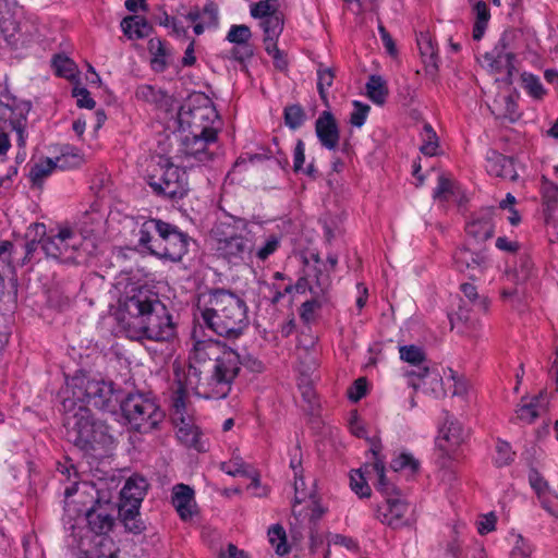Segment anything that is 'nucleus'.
I'll use <instances>...</instances> for the list:
<instances>
[{
  "mask_svg": "<svg viewBox=\"0 0 558 558\" xmlns=\"http://www.w3.org/2000/svg\"><path fill=\"white\" fill-rule=\"evenodd\" d=\"M542 507L551 515L558 517V495L548 490L542 497H538Z\"/></svg>",
  "mask_w": 558,
  "mask_h": 558,
  "instance_id": "nucleus-63",
  "label": "nucleus"
},
{
  "mask_svg": "<svg viewBox=\"0 0 558 558\" xmlns=\"http://www.w3.org/2000/svg\"><path fill=\"white\" fill-rule=\"evenodd\" d=\"M278 37L264 36V45L266 52L272 57L275 66L279 70L287 68V61L282 56V52L277 47Z\"/></svg>",
  "mask_w": 558,
  "mask_h": 558,
  "instance_id": "nucleus-43",
  "label": "nucleus"
},
{
  "mask_svg": "<svg viewBox=\"0 0 558 558\" xmlns=\"http://www.w3.org/2000/svg\"><path fill=\"white\" fill-rule=\"evenodd\" d=\"M231 220L232 223L219 221L211 232L216 240L217 254L230 263L239 264L252 254L253 243L250 239L236 233L246 228V222L243 219L231 218Z\"/></svg>",
  "mask_w": 558,
  "mask_h": 558,
  "instance_id": "nucleus-8",
  "label": "nucleus"
},
{
  "mask_svg": "<svg viewBox=\"0 0 558 558\" xmlns=\"http://www.w3.org/2000/svg\"><path fill=\"white\" fill-rule=\"evenodd\" d=\"M495 208L485 207L471 215L465 223V233L469 240L481 244L493 238L495 232Z\"/></svg>",
  "mask_w": 558,
  "mask_h": 558,
  "instance_id": "nucleus-14",
  "label": "nucleus"
},
{
  "mask_svg": "<svg viewBox=\"0 0 558 558\" xmlns=\"http://www.w3.org/2000/svg\"><path fill=\"white\" fill-rule=\"evenodd\" d=\"M416 377L417 379L411 383L414 389H422L425 393L435 398L445 396L442 378L437 372L423 367L418 369Z\"/></svg>",
  "mask_w": 558,
  "mask_h": 558,
  "instance_id": "nucleus-23",
  "label": "nucleus"
},
{
  "mask_svg": "<svg viewBox=\"0 0 558 558\" xmlns=\"http://www.w3.org/2000/svg\"><path fill=\"white\" fill-rule=\"evenodd\" d=\"M13 8L11 0H0V28L2 32L9 31L12 25Z\"/></svg>",
  "mask_w": 558,
  "mask_h": 558,
  "instance_id": "nucleus-56",
  "label": "nucleus"
},
{
  "mask_svg": "<svg viewBox=\"0 0 558 558\" xmlns=\"http://www.w3.org/2000/svg\"><path fill=\"white\" fill-rule=\"evenodd\" d=\"M71 389L72 399L77 404H89L104 412L114 413L120 399L114 390L113 383L99 377H92L86 374H77L68 383Z\"/></svg>",
  "mask_w": 558,
  "mask_h": 558,
  "instance_id": "nucleus-7",
  "label": "nucleus"
},
{
  "mask_svg": "<svg viewBox=\"0 0 558 558\" xmlns=\"http://www.w3.org/2000/svg\"><path fill=\"white\" fill-rule=\"evenodd\" d=\"M514 452L508 442L499 440L496 445L495 463L497 466H504L511 463Z\"/></svg>",
  "mask_w": 558,
  "mask_h": 558,
  "instance_id": "nucleus-55",
  "label": "nucleus"
},
{
  "mask_svg": "<svg viewBox=\"0 0 558 558\" xmlns=\"http://www.w3.org/2000/svg\"><path fill=\"white\" fill-rule=\"evenodd\" d=\"M148 184L154 192L171 199H180L189 191L185 170L169 161L160 166V177L158 179L155 175L150 177Z\"/></svg>",
  "mask_w": 558,
  "mask_h": 558,
  "instance_id": "nucleus-11",
  "label": "nucleus"
},
{
  "mask_svg": "<svg viewBox=\"0 0 558 558\" xmlns=\"http://www.w3.org/2000/svg\"><path fill=\"white\" fill-rule=\"evenodd\" d=\"M311 258L314 264H311L307 258H304V271L311 282L310 292L315 296L325 298L331 287L330 276L322 268L318 254H312Z\"/></svg>",
  "mask_w": 558,
  "mask_h": 558,
  "instance_id": "nucleus-18",
  "label": "nucleus"
},
{
  "mask_svg": "<svg viewBox=\"0 0 558 558\" xmlns=\"http://www.w3.org/2000/svg\"><path fill=\"white\" fill-rule=\"evenodd\" d=\"M425 131V143L421 146V151L427 156H434L437 150V136L433 131L432 126L426 124L424 125Z\"/></svg>",
  "mask_w": 558,
  "mask_h": 558,
  "instance_id": "nucleus-58",
  "label": "nucleus"
},
{
  "mask_svg": "<svg viewBox=\"0 0 558 558\" xmlns=\"http://www.w3.org/2000/svg\"><path fill=\"white\" fill-rule=\"evenodd\" d=\"M85 222L75 226L68 223L58 225L46 230L41 240V251L47 257L59 259L64 263H78L95 248L92 239L93 230L86 228Z\"/></svg>",
  "mask_w": 558,
  "mask_h": 558,
  "instance_id": "nucleus-4",
  "label": "nucleus"
},
{
  "mask_svg": "<svg viewBox=\"0 0 558 558\" xmlns=\"http://www.w3.org/2000/svg\"><path fill=\"white\" fill-rule=\"evenodd\" d=\"M119 518L125 530L133 534H140L145 529L143 521L140 519V508L119 506Z\"/></svg>",
  "mask_w": 558,
  "mask_h": 558,
  "instance_id": "nucleus-30",
  "label": "nucleus"
},
{
  "mask_svg": "<svg viewBox=\"0 0 558 558\" xmlns=\"http://www.w3.org/2000/svg\"><path fill=\"white\" fill-rule=\"evenodd\" d=\"M147 488V483L143 477H130L120 492L119 506L125 508H140L144 499Z\"/></svg>",
  "mask_w": 558,
  "mask_h": 558,
  "instance_id": "nucleus-21",
  "label": "nucleus"
},
{
  "mask_svg": "<svg viewBox=\"0 0 558 558\" xmlns=\"http://www.w3.org/2000/svg\"><path fill=\"white\" fill-rule=\"evenodd\" d=\"M46 233V226L44 223H32L26 231L25 238L26 242L24 244L25 256L23 258V264L26 262H31L38 247H41V240L44 239Z\"/></svg>",
  "mask_w": 558,
  "mask_h": 558,
  "instance_id": "nucleus-27",
  "label": "nucleus"
},
{
  "mask_svg": "<svg viewBox=\"0 0 558 558\" xmlns=\"http://www.w3.org/2000/svg\"><path fill=\"white\" fill-rule=\"evenodd\" d=\"M417 45H418L421 54L423 57L428 58V61H426L427 66H432L436 70L437 69L436 52H435L432 40L427 36L422 35L421 38L417 39Z\"/></svg>",
  "mask_w": 558,
  "mask_h": 558,
  "instance_id": "nucleus-54",
  "label": "nucleus"
},
{
  "mask_svg": "<svg viewBox=\"0 0 558 558\" xmlns=\"http://www.w3.org/2000/svg\"><path fill=\"white\" fill-rule=\"evenodd\" d=\"M366 95L376 105H383L388 95L386 81L379 75H371L366 83Z\"/></svg>",
  "mask_w": 558,
  "mask_h": 558,
  "instance_id": "nucleus-31",
  "label": "nucleus"
},
{
  "mask_svg": "<svg viewBox=\"0 0 558 558\" xmlns=\"http://www.w3.org/2000/svg\"><path fill=\"white\" fill-rule=\"evenodd\" d=\"M52 64L58 75L65 78H72L75 75V63L64 56H56L52 60Z\"/></svg>",
  "mask_w": 558,
  "mask_h": 558,
  "instance_id": "nucleus-45",
  "label": "nucleus"
},
{
  "mask_svg": "<svg viewBox=\"0 0 558 558\" xmlns=\"http://www.w3.org/2000/svg\"><path fill=\"white\" fill-rule=\"evenodd\" d=\"M253 47L250 44H240L234 46L228 52L229 58L239 61L241 63V70L247 71L245 61L251 59L253 56Z\"/></svg>",
  "mask_w": 558,
  "mask_h": 558,
  "instance_id": "nucleus-46",
  "label": "nucleus"
},
{
  "mask_svg": "<svg viewBox=\"0 0 558 558\" xmlns=\"http://www.w3.org/2000/svg\"><path fill=\"white\" fill-rule=\"evenodd\" d=\"M532 551L533 548L529 542L524 539L522 535L518 534L515 536L513 548L510 553V558H531Z\"/></svg>",
  "mask_w": 558,
  "mask_h": 558,
  "instance_id": "nucleus-57",
  "label": "nucleus"
},
{
  "mask_svg": "<svg viewBox=\"0 0 558 558\" xmlns=\"http://www.w3.org/2000/svg\"><path fill=\"white\" fill-rule=\"evenodd\" d=\"M260 27L264 31V36L279 37L283 29L281 13L260 20Z\"/></svg>",
  "mask_w": 558,
  "mask_h": 558,
  "instance_id": "nucleus-40",
  "label": "nucleus"
},
{
  "mask_svg": "<svg viewBox=\"0 0 558 558\" xmlns=\"http://www.w3.org/2000/svg\"><path fill=\"white\" fill-rule=\"evenodd\" d=\"M513 35L511 33H502L495 48L484 56L488 66H490L496 72L506 71L509 77H511L515 71L513 63L515 56L512 51H510V44Z\"/></svg>",
  "mask_w": 558,
  "mask_h": 558,
  "instance_id": "nucleus-15",
  "label": "nucleus"
},
{
  "mask_svg": "<svg viewBox=\"0 0 558 558\" xmlns=\"http://www.w3.org/2000/svg\"><path fill=\"white\" fill-rule=\"evenodd\" d=\"M454 196L453 182L445 177H439L437 187L434 191V198L440 202H448Z\"/></svg>",
  "mask_w": 558,
  "mask_h": 558,
  "instance_id": "nucleus-49",
  "label": "nucleus"
},
{
  "mask_svg": "<svg viewBox=\"0 0 558 558\" xmlns=\"http://www.w3.org/2000/svg\"><path fill=\"white\" fill-rule=\"evenodd\" d=\"M310 496H314V494L312 490L306 489L303 475L299 474V476H294V502L292 506L293 515H302V510H299V507L305 502Z\"/></svg>",
  "mask_w": 558,
  "mask_h": 558,
  "instance_id": "nucleus-36",
  "label": "nucleus"
},
{
  "mask_svg": "<svg viewBox=\"0 0 558 558\" xmlns=\"http://www.w3.org/2000/svg\"><path fill=\"white\" fill-rule=\"evenodd\" d=\"M178 120L191 134H208L209 140H217L218 113L207 97L197 96L181 106Z\"/></svg>",
  "mask_w": 558,
  "mask_h": 558,
  "instance_id": "nucleus-10",
  "label": "nucleus"
},
{
  "mask_svg": "<svg viewBox=\"0 0 558 558\" xmlns=\"http://www.w3.org/2000/svg\"><path fill=\"white\" fill-rule=\"evenodd\" d=\"M215 142L216 140L208 138V134H191L190 131L182 142V153L186 158L184 167H193V160L203 165L211 160L213 154L208 147Z\"/></svg>",
  "mask_w": 558,
  "mask_h": 558,
  "instance_id": "nucleus-16",
  "label": "nucleus"
},
{
  "mask_svg": "<svg viewBox=\"0 0 558 558\" xmlns=\"http://www.w3.org/2000/svg\"><path fill=\"white\" fill-rule=\"evenodd\" d=\"M81 162L82 157L78 155L77 149L65 147L61 151V156L57 157L56 160L46 158L35 163L31 169L29 177L35 184H40L54 169L74 168L80 166Z\"/></svg>",
  "mask_w": 558,
  "mask_h": 558,
  "instance_id": "nucleus-13",
  "label": "nucleus"
},
{
  "mask_svg": "<svg viewBox=\"0 0 558 558\" xmlns=\"http://www.w3.org/2000/svg\"><path fill=\"white\" fill-rule=\"evenodd\" d=\"M119 404L131 428L140 433L155 429L166 416L156 400L145 393H131Z\"/></svg>",
  "mask_w": 558,
  "mask_h": 558,
  "instance_id": "nucleus-9",
  "label": "nucleus"
},
{
  "mask_svg": "<svg viewBox=\"0 0 558 558\" xmlns=\"http://www.w3.org/2000/svg\"><path fill=\"white\" fill-rule=\"evenodd\" d=\"M529 482L531 487L535 490L538 497L545 495L549 489L547 482L536 470H531L529 473Z\"/></svg>",
  "mask_w": 558,
  "mask_h": 558,
  "instance_id": "nucleus-61",
  "label": "nucleus"
},
{
  "mask_svg": "<svg viewBox=\"0 0 558 558\" xmlns=\"http://www.w3.org/2000/svg\"><path fill=\"white\" fill-rule=\"evenodd\" d=\"M242 367L259 373L262 363L254 356L241 354L219 341H195L189 355L187 369L173 366L175 388L172 393L171 421L177 428L178 440L187 448L204 451L201 432L194 423L191 408L186 403L189 391L204 399L227 398Z\"/></svg>",
  "mask_w": 558,
  "mask_h": 558,
  "instance_id": "nucleus-1",
  "label": "nucleus"
},
{
  "mask_svg": "<svg viewBox=\"0 0 558 558\" xmlns=\"http://www.w3.org/2000/svg\"><path fill=\"white\" fill-rule=\"evenodd\" d=\"M476 20L473 27V38L475 40L482 39L487 28L490 13L487 4L484 1H477L474 5Z\"/></svg>",
  "mask_w": 558,
  "mask_h": 558,
  "instance_id": "nucleus-33",
  "label": "nucleus"
},
{
  "mask_svg": "<svg viewBox=\"0 0 558 558\" xmlns=\"http://www.w3.org/2000/svg\"><path fill=\"white\" fill-rule=\"evenodd\" d=\"M400 357L413 365H420L425 360V354L418 347L403 345L400 347Z\"/></svg>",
  "mask_w": 558,
  "mask_h": 558,
  "instance_id": "nucleus-52",
  "label": "nucleus"
},
{
  "mask_svg": "<svg viewBox=\"0 0 558 558\" xmlns=\"http://www.w3.org/2000/svg\"><path fill=\"white\" fill-rule=\"evenodd\" d=\"M305 502L306 511L304 512V509L299 507V510H302V515H294V518L300 525L305 524L307 521L308 526H312L323 517L325 509L315 500L314 496H310L308 500L306 499Z\"/></svg>",
  "mask_w": 558,
  "mask_h": 558,
  "instance_id": "nucleus-32",
  "label": "nucleus"
},
{
  "mask_svg": "<svg viewBox=\"0 0 558 558\" xmlns=\"http://www.w3.org/2000/svg\"><path fill=\"white\" fill-rule=\"evenodd\" d=\"M278 0H262L251 7V15L255 19H267L272 14H279Z\"/></svg>",
  "mask_w": 558,
  "mask_h": 558,
  "instance_id": "nucleus-39",
  "label": "nucleus"
},
{
  "mask_svg": "<svg viewBox=\"0 0 558 558\" xmlns=\"http://www.w3.org/2000/svg\"><path fill=\"white\" fill-rule=\"evenodd\" d=\"M85 518L90 529L97 533L102 534L108 532L112 526V518L102 510L89 508L85 511Z\"/></svg>",
  "mask_w": 558,
  "mask_h": 558,
  "instance_id": "nucleus-29",
  "label": "nucleus"
},
{
  "mask_svg": "<svg viewBox=\"0 0 558 558\" xmlns=\"http://www.w3.org/2000/svg\"><path fill=\"white\" fill-rule=\"evenodd\" d=\"M325 300V298L314 295L312 300L304 302L301 307V317L306 322L311 320L315 311L323 305Z\"/></svg>",
  "mask_w": 558,
  "mask_h": 558,
  "instance_id": "nucleus-59",
  "label": "nucleus"
},
{
  "mask_svg": "<svg viewBox=\"0 0 558 558\" xmlns=\"http://www.w3.org/2000/svg\"><path fill=\"white\" fill-rule=\"evenodd\" d=\"M305 120V112L299 105H292L284 109L286 125L292 130L299 129Z\"/></svg>",
  "mask_w": 558,
  "mask_h": 558,
  "instance_id": "nucleus-41",
  "label": "nucleus"
},
{
  "mask_svg": "<svg viewBox=\"0 0 558 558\" xmlns=\"http://www.w3.org/2000/svg\"><path fill=\"white\" fill-rule=\"evenodd\" d=\"M73 96L76 97L78 107L87 108V109L94 108L95 101L90 97V94L86 88H84V87L74 88Z\"/></svg>",
  "mask_w": 558,
  "mask_h": 558,
  "instance_id": "nucleus-64",
  "label": "nucleus"
},
{
  "mask_svg": "<svg viewBox=\"0 0 558 558\" xmlns=\"http://www.w3.org/2000/svg\"><path fill=\"white\" fill-rule=\"evenodd\" d=\"M353 111L350 114V123L355 128H361L368 116L371 107L359 100L352 102Z\"/></svg>",
  "mask_w": 558,
  "mask_h": 558,
  "instance_id": "nucleus-50",
  "label": "nucleus"
},
{
  "mask_svg": "<svg viewBox=\"0 0 558 558\" xmlns=\"http://www.w3.org/2000/svg\"><path fill=\"white\" fill-rule=\"evenodd\" d=\"M542 194L548 206L556 204L558 202V185L548 181L547 179H544L542 185Z\"/></svg>",
  "mask_w": 558,
  "mask_h": 558,
  "instance_id": "nucleus-62",
  "label": "nucleus"
},
{
  "mask_svg": "<svg viewBox=\"0 0 558 558\" xmlns=\"http://www.w3.org/2000/svg\"><path fill=\"white\" fill-rule=\"evenodd\" d=\"M521 83L526 93L535 99H542L546 94L539 77L532 73H522Z\"/></svg>",
  "mask_w": 558,
  "mask_h": 558,
  "instance_id": "nucleus-38",
  "label": "nucleus"
},
{
  "mask_svg": "<svg viewBox=\"0 0 558 558\" xmlns=\"http://www.w3.org/2000/svg\"><path fill=\"white\" fill-rule=\"evenodd\" d=\"M281 238L277 234H270L265 240L264 244L257 248L256 257L260 260H266L271 254H274L279 245Z\"/></svg>",
  "mask_w": 558,
  "mask_h": 558,
  "instance_id": "nucleus-51",
  "label": "nucleus"
},
{
  "mask_svg": "<svg viewBox=\"0 0 558 558\" xmlns=\"http://www.w3.org/2000/svg\"><path fill=\"white\" fill-rule=\"evenodd\" d=\"M251 37V29L246 25H232L227 34V40L235 45L250 44Z\"/></svg>",
  "mask_w": 558,
  "mask_h": 558,
  "instance_id": "nucleus-48",
  "label": "nucleus"
},
{
  "mask_svg": "<svg viewBox=\"0 0 558 558\" xmlns=\"http://www.w3.org/2000/svg\"><path fill=\"white\" fill-rule=\"evenodd\" d=\"M148 50L154 56L151 60L153 68L162 71L166 68L167 48L159 38H151L148 43Z\"/></svg>",
  "mask_w": 558,
  "mask_h": 558,
  "instance_id": "nucleus-37",
  "label": "nucleus"
},
{
  "mask_svg": "<svg viewBox=\"0 0 558 558\" xmlns=\"http://www.w3.org/2000/svg\"><path fill=\"white\" fill-rule=\"evenodd\" d=\"M268 536L270 544L278 555L282 556L288 553L286 532L281 526H272L268 532Z\"/></svg>",
  "mask_w": 558,
  "mask_h": 558,
  "instance_id": "nucleus-42",
  "label": "nucleus"
},
{
  "mask_svg": "<svg viewBox=\"0 0 558 558\" xmlns=\"http://www.w3.org/2000/svg\"><path fill=\"white\" fill-rule=\"evenodd\" d=\"M121 26L123 32L129 35V37L143 38L149 35L151 29L148 22L138 15L124 17L121 22Z\"/></svg>",
  "mask_w": 558,
  "mask_h": 558,
  "instance_id": "nucleus-28",
  "label": "nucleus"
},
{
  "mask_svg": "<svg viewBox=\"0 0 558 558\" xmlns=\"http://www.w3.org/2000/svg\"><path fill=\"white\" fill-rule=\"evenodd\" d=\"M418 461L414 459V457L410 453H401L397 458L391 461V469L396 472L402 470H410V472L414 473L418 470Z\"/></svg>",
  "mask_w": 558,
  "mask_h": 558,
  "instance_id": "nucleus-47",
  "label": "nucleus"
},
{
  "mask_svg": "<svg viewBox=\"0 0 558 558\" xmlns=\"http://www.w3.org/2000/svg\"><path fill=\"white\" fill-rule=\"evenodd\" d=\"M189 238L175 226L163 222L159 242L154 244L153 255L179 262L187 252Z\"/></svg>",
  "mask_w": 558,
  "mask_h": 558,
  "instance_id": "nucleus-12",
  "label": "nucleus"
},
{
  "mask_svg": "<svg viewBox=\"0 0 558 558\" xmlns=\"http://www.w3.org/2000/svg\"><path fill=\"white\" fill-rule=\"evenodd\" d=\"M315 131L320 144L325 148L335 150L338 147L340 133L336 119L331 112H322V114L316 120Z\"/></svg>",
  "mask_w": 558,
  "mask_h": 558,
  "instance_id": "nucleus-20",
  "label": "nucleus"
},
{
  "mask_svg": "<svg viewBox=\"0 0 558 558\" xmlns=\"http://www.w3.org/2000/svg\"><path fill=\"white\" fill-rule=\"evenodd\" d=\"M220 470L231 476L246 475V464L239 456H233L228 462H222Z\"/></svg>",
  "mask_w": 558,
  "mask_h": 558,
  "instance_id": "nucleus-53",
  "label": "nucleus"
},
{
  "mask_svg": "<svg viewBox=\"0 0 558 558\" xmlns=\"http://www.w3.org/2000/svg\"><path fill=\"white\" fill-rule=\"evenodd\" d=\"M62 405L68 438L76 447L90 450L111 442L107 426L95 421L87 407L76 404L72 399H64Z\"/></svg>",
  "mask_w": 558,
  "mask_h": 558,
  "instance_id": "nucleus-5",
  "label": "nucleus"
},
{
  "mask_svg": "<svg viewBox=\"0 0 558 558\" xmlns=\"http://www.w3.org/2000/svg\"><path fill=\"white\" fill-rule=\"evenodd\" d=\"M317 89L322 100L327 105V90L331 87L336 73L333 68L325 66L323 63L317 64Z\"/></svg>",
  "mask_w": 558,
  "mask_h": 558,
  "instance_id": "nucleus-34",
  "label": "nucleus"
},
{
  "mask_svg": "<svg viewBox=\"0 0 558 558\" xmlns=\"http://www.w3.org/2000/svg\"><path fill=\"white\" fill-rule=\"evenodd\" d=\"M369 444L374 456L373 471L377 477L376 489L386 498L385 504L377 508L376 517L381 523L392 529L410 525L412 522L410 506L400 497L399 489L385 475V461L379 454L381 446L375 439H371Z\"/></svg>",
  "mask_w": 558,
  "mask_h": 558,
  "instance_id": "nucleus-6",
  "label": "nucleus"
},
{
  "mask_svg": "<svg viewBox=\"0 0 558 558\" xmlns=\"http://www.w3.org/2000/svg\"><path fill=\"white\" fill-rule=\"evenodd\" d=\"M118 319L132 340L166 342L175 336V325L167 306L143 286L126 288L119 300Z\"/></svg>",
  "mask_w": 558,
  "mask_h": 558,
  "instance_id": "nucleus-2",
  "label": "nucleus"
},
{
  "mask_svg": "<svg viewBox=\"0 0 558 558\" xmlns=\"http://www.w3.org/2000/svg\"><path fill=\"white\" fill-rule=\"evenodd\" d=\"M163 221L158 219H148L144 221L138 231L137 246L142 251H147L153 255L154 244L160 240V231L162 230Z\"/></svg>",
  "mask_w": 558,
  "mask_h": 558,
  "instance_id": "nucleus-24",
  "label": "nucleus"
},
{
  "mask_svg": "<svg viewBox=\"0 0 558 558\" xmlns=\"http://www.w3.org/2000/svg\"><path fill=\"white\" fill-rule=\"evenodd\" d=\"M172 504L179 515L183 520H187L193 514L194 492L184 484H178L173 487Z\"/></svg>",
  "mask_w": 558,
  "mask_h": 558,
  "instance_id": "nucleus-25",
  "label": "nucleus"
},
{
  "mask_svg": "<svg viewBox=\"0 0 558 558\" xmlns=\"http://www.w3.org/2000/svg\"><path fill=\"white\" fill-rule=\"evenodd\" d=\"M461 292L463 293L464 298L469 302L470 305L473 307H477L480 311H486L487 308V302L485 298H481L477 293V289L472 283H462L461 284Z\"/></svg>",
  "mask_w": 558,
  "mask_h": 558,
  "instance_id": "nucleus-44",
  "label": "nucleus"
},
{
  "mask_svg": "<svg viewBox=\"0 0 558 558\" xmlns=\"http://www.w3.org/2000/svg\"><path fill=\"white\" fill-rule=\"evenodd\" d=\"M466 437L462 425L454 418H448L440 430L437 440V448L444 456L451 458L454 449L460 446Z\"/></svg>",
  "mask_w": 558,
  "mask_h": 558,
  "instance_id": "nucleus-19",
  "label": "nucleus"
},
{
  "mask_svg": "<svg viewBox=\"0 0 558 558\" xmlns=\"http://www.w3.org/2000/svg\"><path fill=\"white\" fill-rule=\"evenodd\" d=\"M373 465L374 462L365 465L364 469L353 471L350 475V486L352 490L362 498L371 496V487L367 484L366 475L368 480H375V486L377 484V477L373 471Z\"/></svg>",
  "mask_w": 558,
  "mask_h": 558,
  "instance_id": "nucleus-26",
  "label": "nucleus"
},
{
  "mask_svg": "<svg viewBox=\"0 0 558 558\" xmlns=\"http://www.w3.org/2000/svg\"><path fill=\"white\" fill-rule=\"evenodd\" d=\"M485 167L486 171L490 175L508 179L511 181H514L518 178V173L513 166V160L495 150H492L487 154Z\"/></svg>",
  "mask_w": 558,
  "mask_h": 558,
  "instance_id": "nucleus-22",
  "label": "nucleus"
},
{
  "mask_svg": "<svg viewBox=\"0 0 558 558\" xmlns=\"http://www.w3.org/2000/svg\"><path fill=\"white\" fill-rule=\"evenodd\" d=\"M462 544L463 539H461V531L459 526L453 529V537L447 544L446 553L450 555L452 558H461L462 554Z\"/></svg>",
  "mask_w": 558,
  "mask_h": 558,
  "instance_id": "nucleus-60",
  "label": "nucleus"
},
{
  "mask_svg": "<svg viewBox=\"0 0 558 558\" xmlns=\"http://www.w3.org/2000/svg\"><path fill=\"white\" fill-rule=\"evenodd\" d=\"M543 393L533 397L530 401L522 403L518 410V418L524 423L531 424L539 415L541 400Z\"/></svg>",
  "mask_w": 558,
  "mask_h": 558,
  "instance_id": "nucleus-35",
  "label": "nucleus"
},
{
  "mask_svg": "<svg viewBox=\"0 0 558 558\" xmlns=\"http://www.w3.org/2000/svg\"><path fill=\"white\" fill-rule=\"evenodd\" d=\"M197 311L203 324L219 337L238 339L248 327L247 306L235 293L215 289L198 299Z\"/></svg>",
  "mask_w": 558,
  "mask_h": 558,
  "instance_id": "nucleus-3",
  "label": "nucleus"
},
{
  "mask_svg": "<svg viewBox=\"0 0 558 558\" xmlns=\"http://www.w3.org/2000/svg\"><path fill=\"white\" fill-rule=\"evenodd\" d=\"M453 260L460 272H465L471 279L477 278L487 267V257L483 251H473L468 244L459 247Z\"/></svg>",
  "mask_w": 558,
  "mask_h": 558,
  "instance_id": "nucleus-17",
  "label": "nucleus"
}]
</instances>
